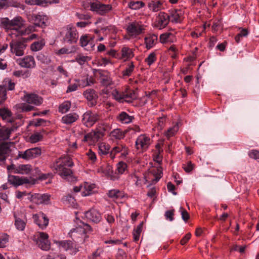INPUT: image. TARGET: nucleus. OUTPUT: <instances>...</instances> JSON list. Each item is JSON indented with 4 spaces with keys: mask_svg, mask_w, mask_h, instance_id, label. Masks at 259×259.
Segmentation results:
<instances>
[{
    "mask_svg": "<svg viewBox=\"0 0 259 259\" xmlns=\"http://www.w3.org/2000/svg\"><path fill=\"white\" fill-rule=\"evenodd\" d=\"M90 7L91 10L101 15L108 13L112 9L111 5L103 4L99 1L91 3Z\"/></svg>",
    "mask_w": 259,
    "mask_h": 259,
    "instance_id": "nucleus-10",
    "label": "nucleus"
},
{
    "mask_svg": "<svg viewBox=\"0 0 259 259\" xmlns=\"http://www.w3.org/2000/svg\"><path fill=\"white\" fill-rule=\"evenodd\" d=\"M178 123H176L172 127L169 128L165 133V135L169 138L171 137L175 136L179 130Z\"/></svg>",
    "mask_w": 259,
    "mask_h": 259,
    "instance_id": "nucleus-47",
    "label": "nucleus"
},
{
    "mask_svg": "<svg viewBox=\"0 0 259 259\" xmlns=\"http://www.w3.org/2000/svg\"><path fill=\"white\" fill-rule=\"evenodd\" d=\"M95 188L94 184L84 182L82 185V196H86L93 193L94 189Z\"/></svg>",
    "mask_w": 259,
    "mask_h": 259,
    "instance_id": "nucleus-39",
    "label": "nucleus"
},
{
    "mask_svg": "<svg viewBox=\"0 0 259 259\" xmlns=\"http://www.w3.org/2000/svg\"><path fill=\"white\" fill-rule=\"evenodd\" d=\"M110 129L109 124L105 122L99 123L96 130L84 136L83 141H88L89 139H92L93 141H97L105 136L106 133Z\"/></svg>",
    "mask_w": 259,
    "mask_h": 259,
    "instance_id": "nucleus-4",
    "label": "nucleus"
},
{
    "mask_svg": "<svg viewBox=\"0 0 259 259\" xmlns=\"http://www.w3.org/2000/svg\"><path fill=\"white\" fill-rule=\"evenodd\" d=\"M145 26L140 21L134 20L127 23L125 30L130 38H135L144 32Z\"/></svg>",
    "mask_w": 259,
    "mask_h": 259,
    "instance_id": "nucleus-5",
    "label": "nucleus"
},
{
    "mask_svg": "<svg viewBox=\"0 0 259 259\" xmlns=\"http://www.w3.org/2000/svg\"><path fill=\"white\" fill-rule=\"evenodd\" d=\"M11 52L17 56H21L24 54L26 45L22 41L13 40L10 44Z\"/></svg>",
    "mask_w": 259,
    "mask_h": 259,
    "instance_id": "nucleus-15",
    "label": "nucleus"
},
{
    "mask_svg": "<svg viewBox=\"0 0 259 259\" xmlns=\"http://www.w3.org/2000/svg\"><path fill=\"white\" fill-rule=\"evenodd\" d=\"M184 12L180 9H174L169 11L170 22L174 24L181 23L183 20Z\"/></svg>",
    "mask_w": 259,
    "mask_h": 259,
    "instance_id": "nucleus-19",
    "label": "nucleus"
},
{
    "mask_svg": "<svg viewBox=\"0 0 259 259\" xmlns=\"http://www.w3.org/2000/svg\"><path fill=\"white\" fill-rule=\"evenodd\" d=\"M14 217L15 218V225L16 228L20 231L24 230L26 226L25 222L17 217L16 212H14Z\"/></svg>",
    "mask_w": 259,
    "mask_h": 259,
    "instance_id": "nucleus-44",
    "label": "nucleus"
},
{
    "mask_svg": "<svg viewBox=\"0 0 259 259\" xmlns=\"http://www.w3.org/2000/svg\"><path fill=\"white\" fill-rule=\"evenodd\" d=\"M27 199L36 204H48L50 203V195L48 194H28Z\"/></svg>",
    "mask_w": 259,
    "mask_h": 259,
    "instance_id": "nucleus-13",
    "label": "nucleus"
},
{
    "mask_svg": "<svg viewBox=\"0 0 259 259\" xmlns=\"http://www.w3.org/2000/svg\"><path fill=\"white\" fill-rule=\"evenodd\" d=\"M25 3L30 5L44 6L46 4L45 0H25Z\"/></svg>",
    "mask_w": 259,
    "mask_h": 259,
    "instance_id": "nucleus-58",
    "label": "nucleus"
},
{
    "mask_svg": "<svg viewBox=\"0 0 259 259\" xmlns=\"http://www.w3.org/2000/svg\"><path fill=\"white\" fill-rule=\"evenodd\" d=\"M79 118L78 115L75 112L70 113L64 115L61 119L62 123L70 125L75 122Z\"/></svg>",
    "mask_w": 259,
    "mask_h": 259,
    "instance_id": "nucleus-30",
    "label": "nucleus"
},
{
    "mask_svg": "<svg viewBox=\"0 0 259 259\" xmlns=\"http://www.w3.org/2000/svg\"><path fill=\"white\" fill-rule=\"evenodd\" d=\"M9 241V236L4 233H0V248L6 246V244Z\"/></svg>",
    "mask_w": 259,
    "mask_h": 259,
    "instance_id": "nucleus-53",
    "label": "nucleus"
},
{
    "mask_svg": "<svg viewBox=\"0 0 259 259\" xmlns=\"http://www.w3.org/2000/svg\"><path fill=\"white\" fill-rule=\"evenodd\" d=\"M37 244L44 250H48L50 248V242L48 235L44 232H38L37 234Z\"/></svg>",
    "mask_w": 259,
    "mask_h": 259,
    "instance_id": "nucleus-16",
    "label": "nucleus"
},
{
    "mask_svg": "<svg viewBox=\"0 0 259 259\" xmlns=\"http://www.w3.org/2000/svg\"><path fill=\"white\" fill-rule=\"evenodd\" d=\"M8 182L14 186L17 187L24 184L34 185L36 183V180L32 178H28L24 177H20L19 176L11 175L8 177Z\"/></svg>",
    "mask_w": 259,
    "mask_h": 259,
    "instance_id": "nucleus-9",
    "label": "nucleus"
},
{
    "mask_svg": "<svg viewBox=\"0 0 259 259\" xmlns=\"http://www.w3.org/2000/svg\"><path fill=\"white\" fill-rule=\"evenodd\" d=\"M111 96L113 99L119 103H131L137 98L135 91L127 88L122 92L114 89L112 91Z\"/></svg>",
    "mask_w": 259,
    "mask_h": 259,
    "instance_id": "nucleus-3",
    "label": "nucleus"
},
{
    "mask_svg": "<svg viewBox=\"0 0 259 259\" xmlns=\"http://www.w3.org/2000/svg\"><path fill=\"white\" fill-rule=\"evenodd\" d=\"M0 117L3 120L7 123H12L14 121V118L13 116L11 111L7 108L0 109Z\"/></svg>",
    "mask_w": 259,
    "mask_h": 259,
    "instance_id": "nucleus-29",
    "label": "nucleus"
},
{
    "mask_svg": "<svg viewBox=\"0 0 259 259\" xmlns=\"http://www.w3.org/2000/svg\"><path fill=\"white\" fill-rule=\"evenodd\" d=\"M63 41L69 45L76 43L78 39V33L75 27L67 26L62 32Z\"/></svg>",
    "mask_w": 259,
    "mask_h": 259,
    "instance_id": "nucleus-7",
    "label": "nucleus"
},
{
    "mask_svg": "<svg viewBox=\"0 0 259 259\" xmlns=\"http://www.w3.org/2000/svg\"><path fill=\"white\" fill-rule=\"evenodd\" d=\"M131 178L133 181L135 182V185L137 187H141L142 186L144 181L143 177H140L138 175L134 174L131 175Z\"/></svg>",
    "mask_w": 259,
    "mask_h": 259,
    "instance_id": "nucleus-49",
    "label": "nucleus"
},
{
    "mask_svg": "<svg viewBox=\"0 0 259 259\" xmlns=\"http://www.w3.org/2000/svg\"><path fill=\"white\" fill-rule=\"evenodd\" d=\"M130 153V149L128 146L124 143L121 142L114 146L110 151V157L114 159L116 154H119V157L125 159Z\"/></svg>",
    "mask_w": 259,
    "mask_h": 259,
    "instance_id": "nucleus-8",
    "label": "nucleus"
},
{
    "mask_svg": "<svg viewBox=\"0 0 259 259\" xmlns=\"http://www.w3.org/2000/svg\"><path fill=\"white\" fill-rule=\"evenodd\" d=\"M8 169H12L15 174L28 175L32 171V167L30 164H21L17 166L12 164L9 166Z\"/></svg>",
    "mask_w": 259,
    "mask_h": 259,
    "instance_id": "nucleus-18",
    "label": "nucleus"
},
{
    "mask_svg": "<svg viewBox=\"0 0 259 259\" xmlns=\"http://www.w3.org/2000/svg\"><path fill=\"white\" fill-rule=\"evenodd\" d=\"M71 107V102L69 101H65L59 106V112L61 113H66Z\"/></svg>",
    "mask_w": 259,
    "mask_h": 259,
    "instance_id": "nucleus-46",
    "label": "nucleus"
},
{
    "mask_svg": "<svg viewBox=\"0 0 259 259\" xmlns=\"http://www.w3.org/2000/svg\"><path fill=\"white\" fill-rule=\"evenodd\" d=\"M45 45L44 39L38 41H35L31 45V50L33 52H37L41 50Z\"/></svg>",
    "mask_w": 259,
    "mask_h": 259,
    "instance_id": "nucleus-45",
    "label": "nucleus"
},
{
    "mask_svg": "<svg viewBox=\"0 0 259 259\" xmlns=\"http://www.w3.org/2000/svg\"><path fill=\"white\" fill-rule=\"evenodd\" d=\"M79 44L81 47L88 51L93 50L95 47L93 38L87 34L80 36Z\"/></svg>",
    "mask_w": 259,
    "mask_h": 259,
    "instance_id": "nucleus-17",
    "label": "nucleus"
},
{
    "mask_svg": "<svg viewBox=\"0 0 259 259\" xmlns=\"http://www.w3.org/2000/svg\"><path fill=\"white\" fill-rule=\"evenodd\" d=\"M135 66L133 62H130L125 64V67L121 71L122 77L127 78L131 76L135 70Z\"/></svg>",
    "mask_w": 259,
    "mask_h": 259,
    "instance_id": "nucleus-32",
    "label": "nucleus"
},
{
    "mask_svg": "<svg viewBox=\"0 0 259 259\" xmlns=\"http://www.w3.org/2000/svg\"><path fill=\"white\" fill-rule=\"evenodd\" d=\"M34 24L37 26L45 27L47 25L48 17L47 15L38 14L33 16Z\"/></svg>",
    "mask_w": 259,
    "mask_h": 259,
    "instance_id": "nucleus-27",
    "label": "nucleus"
},
{
    "mask_svg": "<svg viewBox=\"0 0 259 259\" xmlns=\"http://www.w3.org/2000/svg\"><path fill=\"white\" fill-rule=\"evenodd\" d=\"M24 100L28 104L39 106L42 103V98L35 94H27L24 96Z\"/></svg>",
    "mask_w": 259,
    "mask_h": 259,
    "instance_id": "nucleus-24",
    "label": "nucleus"
},
{
    "mask_svg": "<svg viewBox=\"0 0 259 259\" xmlns=\"http://www.w3.org/2000/svg\"><path fill=\"white\" fill-rule=\"evenodd\" d=\"M145 6V3L141 1H131L128 3V7L134 10H139Z\"/></svg>",
    "mask_w": 259,
    "mask_h": 259,
    "instance_id": "nucleus-43",
    "label": "nucleus"
},
{
    "mask_svg": "<svg viewBox=\"0 0 259 259\" xmlns=\"http://www.w3.org/2000/svg\"><path fill=\"white\" fill-rule=\"evenodd\" d=\"M149 10L152 12H157L163 9V4L159 0H150L147 4Z\"/></svg>",
    "mask_w": 259,
    "mask_h": 259,
    "instance_id": "nucleus-28",
    "label": "nucleus"
},
{
    "mask_svg": "<svg viewBox=\"0 0 259 259\" xmlns=\"http://www.w3.org/2000/svg\"><path fill=\"white\" fill-rule=\"evenodd\" d=\"M83 96L89 101L91 102L92 106L95 105L97 95L93 89H88L83 92Z\"/></svg>",
    "mask_w": 259,
    "mask_h": 259,
    "instance_id": "nucleus-36",
    "label": "nucleus"
},
{
    "mask_svg": "<svg viewBox=\"0 0 259 259\" xmlns=\"http://www.w3.org/2000/svg\"><path fill=\"white\" fill-rule=\"evenodd\" d=\"M151 172L154 177L152 183H156L159 181L163 175L162 167L159 165L156 168L153 169Z\"/></svg>",
    "mask_w": 259,
    "mask_h": 259,
    "instance_id": "nucleus-41",
    "label": "nucleus"
},
{
    "mask_svg": "<svg viewBox=\"0 0 259 259\" xmlns=\"http://www.w3.org/2000/svg\"><path fill=\"white\" fill-rule=\"evenodd\" d=\"M174 210H169L165 211L164 216L166 220H169V221H172L174 220Z\"/></svg>",
    "mask_w": 259,
    "mask_h": 259,
    "instance_id": "nucleus-63",
    "label": "nucleus"
},
{
    "mask_svg": "<svg viewBox=\"0 0 259 259\" xmlns=\"http://www.w3.org/2000/svg\"><path fill=\"white\" fill-rule=\"evenodd\" d=\"M151 143L149 137L145 134H141L138 137L135 142V146L137 150L142 152L146 151Z\"/></svg>",
    "mask_w": 259,
    "mask_h": 259,
    "instance_id": "nucleus-12",
    "label": "nucleus"
},
{
    "mask_svg": "<svg viewBox=\"0 0 259 259\" xmlns=\"http://www.w3.org/2000/svg\"><path fill=\"white\" fill-rule=\"evenodd\" d=\"M159 39L162 44L172 43L176 41V37L174 34L166 32L160 35Z\"/></svg>",
    "mask_w": 259,
    "mask_h": 259,
    "instance_id": "nucleus-34",
    "label": "nucleus"
},
{
    "mask_svg": "<svg viewBox=\"0 0 259 259\" xmlns=\"http://www.w3.org/2000/svg\"><path fill=\"white\" fill-rule=\"evenodd\" d=\"M18 108L23 112H28L34 109V106L26 103H20L17 105Z\"/></svg>",
    "mask_w": 259,
    "mask_h": 259,
    "instance_id": "nucleus-52",
    "label": "nucleus"
},
{
    "mask_svg": "<svg viewBox=\"0 0 259 259\" xmlns=\"http://www.w3.org/2000/svg\"><path fill=\"white\" fill-rule=\"evenodd\" d=\"M249 156L255 160H259V151L257 150H251L248 152Z\"/></svg>",
    "mask_w": 259,
    "mask_h": 259,
    "instance_id": "nucleus-60",
    "label": "nucleus"
},
{
    "mask_svg": "<svg viewBox=\"0 0 259 259\" xmlns=\"http://www.w3.org/2000/svg\"><path fill=\"white\" fill-rule=\"evenodd\" d=\"M85 155L87 156L88 160H90L91 163H94L96 161L97 155L91 149L88 150L85 153Z\"/></svg>",
    "mask_w": 259,
    "mask_h": 259,
    "instance_id": "nucleus-54",
    "label": "nucleus"
},
{
    "mask_svg": "<svg viewBox=\"0 0 259 259\" xmlns=\"http://www.w3.org/2000/svg\"><path fill=\"white\" fill-rule=\"evenodd\" d=\"M77 83L79 87L84 88L87 86H90L93 84L95 82L94 78L91 76L87 75V76L82 77L81 79H79L75 80Z\"/></svg>",
    "mask_w": 259,
    "mask_h": 259,
    "instance_id": "nucleus-31",
    "label": "nucleus"
},
{
    "mask_svg": "<svg viewBox=\"0 0 259 259\" xmlns=\"http://www.w3.org/2000/svg\"><path fill=\"white\" fill-rule=\"evenodd\" d=\"M134 119V116L124 111L120 112L117 116V120L122 124H128L132 122Z\"/></svg>",
    "mask_w": 259,
    "mask_h": 259,
    "instance_id": "nucleus-38",
    "label": "nucleus"
},
{
    "mask_svg": "<svg viewBox=\"0 0 259 259\" xmlns=\"http://www.w3.org/2000/svg\"><path fill=\"white\" fill-rule=\"evenodd\" d=\"M183 167L187 173L191 172L194 168L193 164L191 161H188L186 164H183Z\"/></svg>",
    "mask_w": 259,
    "mask_h": 259,
    "instance_id": "nucleus-61",
    "label": "nucleus"
},
{
    "mask_svg": "<svg viewBox=\"0 0 259 259\" xmlns=\"http://www.w3.org/2000/svg\"><path fill=\"white\" fill-rule=\"evenodd\" d=\"M100 81L101 83L105 87H108L113 84L110 73L106 70H100Z\"/></svg>",
    "mask_w": 259,
    "mask_h": 259,
    "instance_id": "nucleus-26",
    "label": "nucleus"
},
{
    "mask_svg": "<svg viewBox=\"0 0 259 259\" xmlns=\"http://www.w3.org/2000/svg\"><path fill=\"white\" fill-rule=\"evenodd\" d=\"M73 166V162L66 157L57 158L50 164V167L54 172L58 173L63 179L70 182L76 180L70 168Z\"/></svg>",
    "mask_w": 259,
    "mask_h": 259,
    "instance_id": "nucleus-1",
    "label": "nucleus"
},
{
    "mask_svg": "<svg viewBox=\"0 0 259 259\" xmlns=\"http://www.w3.org/2000/svg\"><path fill=\"white\" fill-rule=\"evenodd\" d=\"M85 217L89 221L97 224L102 220L101 214L95 209H91L84 213Z\"/></svg>",
    "mask_w": 259,
    "mask_h": 259,
    "instance_id": "nucleus-22",
    "label": "nucleus"
},
{
    "mask_svg": "<svg viewBox=\"0 0 259 259\" xmlns=\"http://www.w3.org/2000/svg\"><path fill=\"white\" fill-rule=\"evenodd\" d=\"M43 138L41 132H36L31 135L30 140L31 143H34L40 141Z\"/></svg>",
    "mask_w": 259,
    "mask_h": 259,
    "instance_id": "nucleus-51",
    "label": "nucleus"
},
{
    "mask_svg": "<svg viewBox=\"0 0 259 259\" xmlns=\"http://www.w3.org/2000/svg\"><path fill=\"white\" fill-rule=\"evenodd\" d=\"M35 223L42 229L46 228L49 224V219L44 213H39L33 215Z\"/></svg>",
    "mask_w": 259,
    "mask_h": 259,
    "instance_id": "nucleus-23",
    "label": "nucleus"
},
{
    "mask_svg": "<svg viewBox=\"0 0 259 259\" xmlns=\"http://www.w3.org/2000/svg\"><path fill=\"white\" fill-rule=\"evenodd\" d=\"M2 26L6 29L9 35L12 38L22 35L24 34V22L20 17H15L10 20L4 18L2 20Z\"/></svg>",
    "mask_w": 259,
    "mask_h": 259,
    "instance_id": "nucleus-2",
    "label": "nucleus"
},
{
    "mask_svg": "<svg viewBox=\"0 0 259 259\" xmlns=\"http://www.w3.org/2000/svg\"><path fill=\"white\" fill-rule=\"evenodd\" d=\"M170 22L168 14L161 12L159 13L155 22V26L159 29L165 28Z\"/></svg>",
    "mask_w": 259,
    "mask_h": 259,
    "instance_id": "nucleus-20",
    "label": "nucleus"
},
{
    "mask_svg": "<svg viewBox=\"0 0 259 259\" xmlns=\"http://www.w3.org/2000/svg\"><path fill=\"white\" fill-rule=\"evenodd\" d=\"M63 201L68 204L73 205L75 200L71 195H68L63 198Z\"/></svg>",
    "mask_w": 259,
    "mask_h": 259,
    "instance_id": "nucleus-62",
    "label": "nucleus"
},
{
    "mask_svg": "<svg viewBox=\"0 0 259 259\" xmlns=\"http://www.w3.org/2000/svg\"><path fill=\"white\" fill-rule=\"evenodd\" d=\"M99 119L98 114L91 111H87L82 115V123L87 127H91Z\"/></svg>",
    "mask_w": 259,
    "mask_h": 259,
    "instance_id": "nucleus-14",
    "label": "nucleus"
},
{
    "mask_svg": "<svg viewBox=\"0 0 259 259\" xmlns=\"http://www.w3.org/2000/svg\"><path fill=\"white\" fill-rule=\"evenodd\" d=\"M98 153L101 156L106 155L108 154H110V146L105 143H100L98 145Z\"/></svg>",
    "mask_w": 259,
    "mask_h": 259,
    "instance_id": "nucleus-40",
    "label": "nucleus"
},
{
    "mask_svg": "<svg viewBox=\"0 0 259 259\" xmlns=\"http://www.w3.org/2000/svg\"><path fill=\"white\" fill-rule=\"evenodd\" d=\"M156 54L154 52H152L145 59V61L149 66H150L156 61Z\"/></svg>",
    "mask_w": 259,
    "mask_h": 259,
    "instance_id": "nucleus-56",
    "label": "nucleus"
},
{
    "mask_svg": "<svg viewBox=\"0 0 259 259\" xmlns=\"http://www.w3.org/2000/svg\"><path fill=\"white\" fill-rule=\"evenodd\" d=\"M60 246L64 250L68 251L71 254H75L78 249L75 246V244L71 241L65 240L61 241Z\"/></svg>",
    "mask_w": 259,
    "mask_h": 259,
    "instance_id": "nucleus-25",
    "label": "nucleus"
},
{
    "mask_svg": "<svg viewBox=\"0 0 259 259\" xmlns=\"http://www.w3.org/2000/svg\"><path fill=\"white\" fill-rule=\"evenodd\" d=\"M92 228L88 224H84L83 227H77L72 229L69 232L70 237L78 243H83L88 231H91Z\"/></svg>",
    "mask_w": 259,
    "mask_h": 259,
    "instance_id": "nucleus-6",
    "label": "nucleus"
},
{
    "mask_svg": "<svg viewBox=\"0 0 259 259\" xmlns=\"http://www.w3.org/2000/svg\"><path fill=\"white\" fill-rule=\"evenodd\" d=\"M76 48L74 46H72L71 48H62L59 50L56 54L58 55L63 54H69L70 53H74L76 51Z\"/></svg>",
    "mask_w": 259,
    "mask_h": 259,
    "instance_id": "nucleus-48",
    "label": "nucleus"
},
{
    "mask_svg": "<svg viewBox=\"0 0 259 259\" xmlns=\"http://www.w3.org/2000/svg\"><path fill=\"white\" fill-rule=\"evenodd\" d=\"M180 210L181 212L182 219L185 222L187 221L189 219V215L187 211L182 206L180 207Z\"/></svg>",
    "mask_w": 259,
    "mask_h": 259,
    "instance_id": "nucleus-64",
    "label": "nucleus"
},
{
    "mask_svg": "<svg viewBox=\"0 0 259 259\" xmlns=\"http://www.w3.org/2000/svg\"><path fill=\"white\" fill-rule=\"evenodd\" d=\"M41 153V149L39 148L35 147L28 149L25 151H19L18 158L29 160L38 157Z\"/></svg>",
    "mask_w": 259,
    "mask_h": 259,
    "instance_id": "nucleus-11",
    "label": "nucleus"
},
{
    "mask_svg": "<svg viewBox=\"0 0 259 259\" xmlns=\"http://www.w3.org/2000/svg\"><path fill=\"white\" fill-rule=\"evenodd\" d=\"M107 195L109 197L113 199H121L124 197L123 193L118 189L109 190Z\"/></svg>",
    "mask_w": 259,
    "mask_h": 259,
    "instance_id": "nucleus-42",
    "label": "nucleus"
},
{
    "mask_svg": "<svg viewBox=\"0 0 259 259\" xmlns=\"http://www.w3.org/2000/svg\"><path fill=\"white\" fill-rule=\"evenodd\" d=\"M17 62L21 67L26 68H33L36 65L34 58L32 56H27L23 58L18 59Z\"/></svg>",
    "mask_w": 259,
    "mask_h": 259,
    "instance_id": "nucleus-21",
    "label": "nucleus"
},
{
    "mask_svg": "<svg viewBox=\"0 0 259 259\" xmlns=\"http://www.w3.org/2000/svg\"><path fill=\"white\" fill-rule=\"evenodd\" d=\"M102 253V249L98 248L89 256V259H103L101 256Z\"/></svg>",
    "mask_w": 259,
    "mask_h": 259,
    "instance_id": "nucleus-57",
    "label": "nucleus"
},
{
    "mask_svg": "<svg viewBox=\"0 0 259 259\" xmlns=\"http://www.w3.org/2000/svg\"><path fill=\"white\" fill-rule=\"evenodd\" d=\"M62 257L56 253H50L47 255H43L41 259H61Z\"/></svg>",
    "mask_w": 259,
    "mask_h": 259,
    "instance_id": "nucleus-59",
    "label": "nucleus"
},
{
    "mask_svg": "<svg viewBox=\"0 0 259 259\" xmlns=\"http://www.w3.org/2000/svg\"><path fill=\"white\" fill-rule=\"evenodd\" d=\"M91 57L81 54L78 55L75 58V61L81 65L84 64L85 62L91 60Z\"/></svg>",
    "mask_w": 259,
    "mask_h": 259,
    "instance_id": "nucleus-50",
    "label": "nucleus"
},
{
    "mask_svg": "<svg viewBox=\"0 0 259 259\" xmlns=\"http://www.w3.org/2000/svg\"><path fill=\"white\" fill-rule=\"evenodd\" d=\"M157 36L155 34H150L144 38L145 48L147 50L152 48L157 43Z\"/></svg>",
    "mask_w": 259,
    "mask_h": 259,
    "instance_id": "nucleus-33",
    "label": "nucleus"
},
{
    "mask_svg": "<svg viewBox=\"0 0 259 259\" xmlns=\"http://www.w3.org/2000/svg\"><path fill=\"white\" fill-rule=\"evenodd\" d=\"M127 133V130L122 131L120 128H115L110 132V136L115 140H120L125 138Z\"/></svg>",
    "mask_w": 259,
    "mask_h": 259,
    "instance_id": "nucleus-37",
    "label": "nucleus"
},
{
    "mask_svg": "<svg viewBox=\"0 0 259 259\" xmlns=\"http://www.w3.org/2000/svg\"><path fill=\"white\" fill-rule=\"evenodd\" d=\"M121 58L124 61H127L133 58L134 56V51L127 47H123L120 51Z\"/></svg>",
    "mask_w": 259,
    "mask_h": 259,
    "instance_id": "nucleus-35",
    "label": "nucleus"
},
{
    "mask_svg": "<svg viewBox=\"0 0 259 259\" xmlns=\"http://www.w3.org/2000/svg\"><path fill=\"white\" fill-rule=\"evenodd\" d=\"M126 168L127 164L124 162H119L116 165V170L119 174H123Z\"/></svg>",
    "mask_w": 259,
    "mask_h": 259,
    "instance_id": "nucleus-55",
    "label": "nucleus"
}]
</instances>
